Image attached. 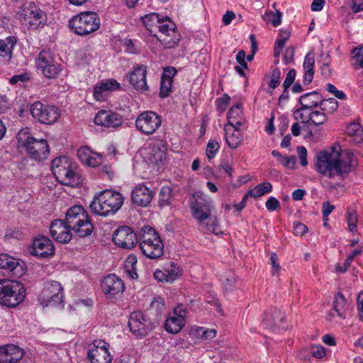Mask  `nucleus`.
I'll return each instance as SVG.
<instances>
[{"instance_id":"obj_1","label":"nucleus","mask_w":363,"mask_h":363,"mask_svg":"<svg viewBox=\"0 0 363 363\" xmlns=\"http://www.w3.org/2000/svg\"><path fill=\"white\" fill-rule=\"evenodd\" d=\"M353 154L347 151H340L333 147L330 150H323L315 155V165L321 174L335 179L329 182V187L337 189L342 186L345 177L351 171Z\"/></svg>"},{"instance_id":"obj_2","label":"nucleus","mask_w":363,"mask_h":363,"mask_svg":"<svg viewBox=\"0 0 363 363\" xmlns=\"http://www.w3.org/2000/svg\"><path fill=\"white\" fill-rule=\"evenodd\" d=\"M189 203L192 216L201 228L215 235L221 233L217 218L211 217L214 209L211 200L207 199L201 194L195 193L190 198Z\"/></svg>"},{"instance_id":"obj_3","label":"nucleus","mask_w":363,"mask_h":363,"mask_svg":"<svg viewBox=\"0 0 363 363\" xmlns=\"http://www.w3.org/2000/svg\"><path fill=\"white\" fill-rule=\"evenodd\" d=\"M123 201L124 198L120 192L107 189L94 197L89 208L93 213L106 217L115 214L121 208Z\"/></svg>"},{"instance_id":"obj_4","label":"nucleus","mask_w":363,"mask_h":363,"mask_svg":"<svg viewBox=\"0 0 363 363\" xmlns=\"http://www.w3.org/2000/svg\"><path fill=\"white\" fill-rule=\"evenodd\" d=\"M140 247L147 257L156 259L163 255L164 245L158 233L151 227H143L139 234Z\"/></svg>"},{"instance_id":"obj_5","label":"nucleus","mask_w":363,"mask_h":363,"mask_svg":"<svg viewBox=\"0 0 363 363\" xmlns=\"http://www.w3.org/2000/svg\"><path fill=\"white\" fill-rule=\"evenodd\" d=\"M26 297L24 286L17 281L0 280V303L13 308Z\"/></svg>"},{"instance_id":"obj_6","label":"nucleus","mask_w":363,"mask_h":363,"mask_svg":"<svg viewBox=\"0 0 363 363\" xmlns=\"http://www.w3.org/2000/svg\"><path fill=\"white\" fill-rule=\"evenodd\" d=\"M101 25L96 12L85 11L73 16L69 21L70 29L78 35H87L96 31Z\"/></svg>"},{"instance_id":"obj_7","label":"nucleus","mask_w":363,"mask_h":363,"mask_svg":"<svg viewBox=\"0 0 363 363\" xmlns=\"http://www.w3.org/2000/svg\"><path fill=\"white\" fill-rule=\"evenodd\" d=\"M158 35H154L158 40L167 48L175 47L180 40V35L177 30L175 23L170 18L162 16L158 27Z\"/></svg>"},{"instance_id":"obj_8","label":"nucleus","mask_w":363,"mask_h":363,"mask_svg":"<svg viewBox=\"0 0 363 363\" xmlns=\"http://www.w3.org/2000/svg\"><path fill=\"white\" fill-rule=\"evenodd\" d=\"M18 141L22 143V146L32 160L40 162L48 157L50 149L46 140H38L30 136L23 139L20 134Z\"/></svg>"},{"instance_id":"obj_9","label":"nucleus","mask_w":363,"mask_h":363,"mask_svg":"<svg viewBox=\"0 0 363 363\" xmlns=\"http://www.w3.org/2000/svg\"><path fill=\"white\" fill-rule=\"evenodd\" d=\"M16 16L19 21L28 23L31 29H36L47 22L46 13L34 4L17 11Z\"/></svg>"},{"instance_id":"obj_10","label":"nucleus","mask_w":363,"mask_h":363,"mask_svg":"<svg viewBox=\"0 0 363 363\" xmlns=\"http://www.w3.org/2000/svg\"><path fill=\"white\" fill-rule=\"evenodd\" d=\"M157 323L151 320L142 312L135 311L130 314L128 327L130 332L136 337H144L152 331Z\"/></svg>"},{"instance_id":"obj_11","label":"nucleus","mask_w":363,"mask_h":363,"mask_svg":"<svg viewBox=\"0 0 363 363\" xmlns=\"http://www.w3.org/2000/svg\"><path fill=\"white\" fill-rule=\"evenodd\" d=\"M30 113L35 119L44 124L54 123L60 116L57 107L40 101H36L31 105Z\"/></svg>"},{"instance_id":"obj_12","label":"nucleus","mask_w":363,"mask_h":363,"mask_svg":"<svg viewBox=\"0 0 363 363\" xmlns=\"http://www.w3.org/2000/svg\"><path fill=\"white\" fill-rule=\"evenodd\" d=\"M135 127L143 134L150 135L162 125V118L156 112L146 111L140 113L135 120Z\"/></svg>"},{"instance_id":"obj_13","label":"nucleus","mask_w":363,"mask_h":363,"mask_svg":"<svg viewBox=\"0 0 363 363\" xmlns=\"http://www.w3.org/2000/svg\"><path fill=\"white\" fill-rule=\"evenodd\" d=\"M62 287L57 281H50L47 283L39 296V301L43 306L55 307L62 303Z\"/></svg>"},{"instance_id":"obj_14","label":"nucleus","mask_w":363,"mask_h":363,"mask_svg":"<svg viewBox=\"0 0 363 363\" xmlns=\"http://www.w3.org/2000/svg\"><path fill=\"white\" fill-rule=\"evenodd\" d=\"M186 310L183 305H178L174 308L164 324L167 332L176 334L179 333L186 324Z\"/></svg>"},{"instance_id":"obj_15","label":"nucleus","mask_w":363,"mask_h":363,"mask_svg":"<svg viewBox=\"0 0 363 363\" xmlns=\"http://www.w3.org/2000/svg\"><path fill=\"white\" fill-rule=\"evenodd\" d=\"M113 240L116 245L122 248L131 249L137 243L138 236L130 227L123 225L114 232Z\"/></svg>"},{"instance_id":"obj_16","label":"nucleus","mask_w":363,"mask_h":363,"mask_svg":"<svg viewBox=\"0 0 363 363\" xmlns=\"http://www.w3.org/2000/svg\"><path fill=\"white\" fill-rule=\"evenodd\" d=\"M29 251L32 255L45 258L55 254V247L48 238L39 235L33 240Z\"/></svg>"},{"instance_id":"obj_17","label":"nucleus","mask_w":363,"mask_h":363,"mask_svg":"<svg viewBox=\"0 0 363 363\" xmlns=\"http://www.w3.org/2000/svg\"><path fill=\"white\" fill-rule=\"evenodd\" d=\"M24 350L13 344L0 347V363H26Z\"/></svg>"},{"instance_id":"obj_18","label":"nucleus","mask_w":363,"mask_h":363,"mask_svg":"<svg viewBox=\"0 0 363 363\" xmlns=\"http://www.w3.org/2000/svg\"><path fill=\"white\" fill-rule=\"evenodd\" d=\"M108 346L103 340L95 341L93 348L88 352L91 363H111L113 358L108 352Z\"/></svg>"},{"instance_id":"obj_19","label":"nucleus","mask_w":363,"mask_h":363,"mask_svg":"<svg viewBox=\"0 0 363 363\" xmlns=\"http://www.w3.org/2000/svg\"><path fill=\"white\" fill-rule=\"evenodd\" d=\"M123 117L118 113L111 110H100L95 116L94 123L97 125L105 128H116L122 125Z\"/></svg>"},{"instance_id":"obj_20","label":"nucleus","mask_w":363,"mask_h":363,"mask_svg":"<svg viewBox=\"0 0 363 363\" xmlns=\"http://www.w3.org/2000/svg\"><path fill=\"white\" fill-rule=\"evenodd\" d=\"M101 285L104 294L110 297L123 293L125 289L123 280L114 274L104 277Z\"/></svg>"},{"instance_id":"obj_21","label":"nucleus","mask_w":363,"mask_h":363,"mask_svg":"<svg viewBox=\"0 0 363 363\" xmlns=\"http://www.w3.org/2000/svg\"><path fill=\"white\" fill-rule=\"evenodd\" d=\"M72 230L67 226L65 220L57 219L54 220L50 226V231L52 238L57 242L61 243H67L72 239Z\"/></svg>"},{"instance_id":"obj_22","label":"nucleus","mask_w":363,"mask_h":363,"mask_svg":"<svg viewBox=\"0 0 363 363\" xmlns=\"http://www.w3.org/2000/svg\"><path fill=\"white\" fill-rule=\"evenodd\" d=\"M296 120H301L303 124H310L315 126H319L325 123L328 120V115L323 111L311 110L308 111H302L298 115H295Z\"/></svg>"},{"instance_id":"obj_23","label":"nucleus","mask_w":363,"mask_h":363,"mask_svg":"<svg viewBox=\"0 0 363 363\" xmlns=\"http://www.w3.org/2000/svg\"><path fill=\"white\" fill-rule=\"evenodd\" d=\"M147 66L145 65H137L130 73L129 82L137 90L145 91L148 89L146 80Z\"/></svg>"},{"instance_id":"obj_24","label":"nucleus","mask_w":363,"mask_h":363,"mask_svg":"<svg viewBox=\"0 0 363 363\" xmlns=\"http://www.w3.org/2000/svg\"><path fill=\"white\" fill-rule=\"evenodd\" d=\"M153 196V191L144 184H139L132 191L131 201L138 206L146 207L150 203Z\"/></svg>"},{"instance_id":"obj_25","label":"nucleus","mask_w":363,"mask_h":363,"mask_svg":"<svg viewBox=\"0 0 363 363\" xmlns=\"http://www.w3.org/2000/svg\"><path fill=\"white\" fill-rule=\"evenodd\" d=\"M322 98V95L315 91L302 95L299 98L301 107L295 111L294 116L301 113L302 111H308L319 107V102H320Z\"/></svg>"},{"instance_id":"obj_26","label":"nucleus","mask_w":363,"mask_h":363,"mask_svg":"<svg viewBox=\"0 0 363 363\" xmlns=\"http://www.w3.org/2000/svg\"><path fill=\"white\" fill-rule=\"evenodd\" d=\"M285 318L284 313L277 307H274L269 312L264 313L262 322L267 328L274 330L276 328H283L281 325L284 322Z\"/></svg>"},{"instance_id":"obj_27","label":"nucleus","mask_w":363,"mask_h":363,"mask_svg":"<svg viewBox=\"0 0 363 363\" xmlns=\"http://www.w3.org/2000/svg\"><path fill=\"white\" fill-rule=\"evenodd\" d=\"M120 84L114 79H109L97 83L94 89V96L97 101H104L106 93L119 89Z\"/></svg>"},{"instance_id":"obj_28","label":"nucleus","mask_w":363,"mask_h":363,"mask_svg":"<svg viewBox=\"0 0 363 363\" xmlns=\"http://www.w3.org/2000/svg\"><path fill=\"white\" fill-rule=\"evenodd\" d=\"M0 269L11 272L15 276L20 277L24 274L23 264L7 254L0 255Z\"/></svg>"},{"instance_id":"obj_29","label":"nucleus","mask_w":363,"mask_h":363,"mask_svg":"<svg viewBox=\"0 0 363 363\" xmlns=\"http://www.w3.org/2000/svg\"><path fill=\"white\" fill-rule=\"evenodd\" d=\"M88 216V213L82 206L75 205L67 210L65 221L67 226L72 229L79 223H82V220Z\"/></svg>"},{"instance_id":"obj_30","label":"nucleus","mask_w":363,"mask_h":363,"mask_svg":"<svg viewBox=\"0 0 363 363\" xmlns=\"http://www.w3.org/2000/svg\"><path fill=\"white\" fill-rule=\"evenodd\" d=\"M62 171H57V176L55 177L60 183L68 186H75L79 184V177L74 170L72 166L65 171L63 169Z\"/></svg>"},{"instance_id":"obj_31","label":"nucleus","mask_w":363,"mask_h":363,"mask_svg":"<svg viewBox=\"0 0 363 363\" xmlns=\"http://www.w3.org/2000/svg\"><path fill=\"white\" fill-rule=\"evenodd\" d=\"M314 65H315V56L313 52H309L305 56L303 62V69L305 71L303 77V83L306 85H308L313 81L314 76Z\"/></svg>"},{"instance_id":"obj_32","label":"nucleus","mask_w":363,"mask_h":363,"mask_svg":"<svg viewBox=\"0 0 363 363\" xmlns=\"http://www.w3.org/2000/svg\"><path fill=\"white\" fill-rule=\"evenodd\" d=\"M94 228V225L89 216H88L82 220V223H79L74 228H72V230H73L77 236L86 238L92 233Z\"/></svg>"},{"instance_id":"obj_33","label":"nucleus","mask_w":363,"mask_h":363,"mask_svg":"<svg viewBox=\"0 0 363 363\" xmlns=\"http://www.w3.org/2000/svg\"><path fill=\"white\" fill-rule=\"evenodd\" d=\"M16 44V39L14 36H9L5 39L0 40V56L10 59L12 55L13 49Z\"/></svg>"},{"instance_id":"obj_34","label":"nucleus","mask_w":363,"mask_h":363,"mask_svg":"<svg viewBox=\"0 0 363 363\" xmlns=\"http://www.w3.org/2000/svg\"><path fill=\"white\" fill-rule=\"evenodd\" d=\"M55 63L53 54L50 51L42 50L36 59L37 67L40 70L45 69Z\"/></svg>"},{"instance_id":"obj_35","label":"nucleus","mask_w":363,"mask_h":363,"mask_svg":"<svg viewBox=\"0 0 363 363\" xmlns=\"http://www.w3.org/2000/svg\"><path fill=\"white\" fill-rule=\"evenodd\" d=\"M72 162L65 156H61L52 160L51 163V169L53 175L57 176V171H65L67 168L72 167Z\"/></svg>"},{"instance_id":"obj_36","label":"nucleus","mask_w":363,"mask_h":363,"mask_svg":"<svg viewBox=\"0 0 363 363\" xmlns=\"http://www.w3.org/2000/svg\"><path fill=\"white\" fill-rule=\"evenodd\" d=\"M225 141L228 145L232 149L237 148L242 139L240 130H233L232 133H230V130L228 127H225Z\"/></svg>"},{"instance_id":"obj_37","label":"nucleus","mask_w":363,"mask_h":363,"mask_svg":"<svg viewBox=\"0 0 363 363\" xmlns=\"http://www.w3.org/2000/svg\"><path fill=\"white\" fill-rule=\"evenodd\" d=\"M290 35L291 31L287 29H281L279 30L277 39L274 43V52L275 57H278L280 55L286 42L289 40Z\"/></svg>"},{"instance_id":"obj_38","label":"nucleus","mask_w":363,"mask_h":363,"mask_svg":"<svg viewBox=\"0 0 363 363\" xmlns=\"http://www.w3.org/2000/svg\"><path fill=\"white\" fill-rule=\"evenodd\" d=\"M137 262V257L134 255H128L124 262V270L133 279H137L138 277L136 272Z\"/></svg>"},{"instance_id":"obj_39","label":"nucleus","mask_w":363,"mask_h":363,"mask_svg":"<svg viewBox=\"0 0 363 363\" xmlns=\"http://www.w3.org/2000/svg\"><path fill=\"white\" fill-rule=\"evenodd\" d=\"M162 19V16L161 17L156 13L147 14L143 18V21L146 28L150 30L151 34L153 33V28L158 27Z\"/></svg>"},{"instance_id":"obj_40","label":"nucleus","mask_w":363,"mask_h":363,"mask_svg":"<svg viewBox=\"0 0 363 363\" xmlns=\"http://www.w3.org/2000/svg\"><path fill=\"white\" fill-rule=\"evenodd\" d=\"M319 105V108L325 112L328 116L335 112L338 108V102L334 98H329L328 99L322 98Z\"/></svg>"},{"instance_id":"obj_41","label":"nucleus","mask_w":363,"mask_h":363,"mask_svg":"<svg viewBox=\"0 0 363 363\" xmlns=\"http://www.w3.org/2000/svg\"><path fill=\"white\" fill-rule=\"evenodd\" d=\"M272 190V185L270 182H263L257 184L254 189L247 192V195L253 198H258L264 194L269 193Z\"/></svg>"},{"instance_id":"obj_42","label":"nucleus","mask_w":363,"mask_h":363,"mask_svg":"<svg viewBox=\"0 0 363 363\" xmlns=\"http://www.w3.org/2000/svg\"><path fill=\"white\" fill-rule=\"evenodd\" d=\"M346 303V299L344 295L339 292L335 296L333 301V309L334 311L336 312V314L338 317L341 318H344V307Z\"/></svg>"},{"instance_id":"obj_43","label":"nucleus","mask_w":363,"mask_h":363,"mask_svg":"<svg viewBox=\"0 0 363 363\" xmlns=\"http://www.w3.org/2000/svg\"><path fill=\"white\" fill-rule=\"evenodd\" d=\"M282 13L279 10H276L274 12L272 11H267L262 16V18L266 22H270L272 24L277 27L281 23Z\"/></svg>"},{"instance_id":"obj_44","label":"nucleus","mask_w":363,"mask_h":363,"mask_svg":"<svg viewBox=\"0 0 363 363\" xmlns=\"http://www.w3.org/2000/svg\"><path fill=\"white\" fill-rule=\"evenodd\" d=\"M346 221L348 225V230L353 233H356L357 232V221H358V217L356 211L353 210H347L346 213Z\"/></svg>"},{"instance_id":"obj_45","label":"nucleus","mask_w":363,"mask_h":363,"mask_svg":"<svg viewBox=\"0 0 363 363\" xmlns=\"http://www.w3.org/2000/svg\"><path fill=\"white\" fill-rule=\"evenodd\" d=\"M164 270L167 276V282L174 281L182 274L180 269L174 263L167 265Z\"/></svg>"},{"instance_id":"obj_46","label":"nucleus","mask_w":363,"mask_h":363,"mask_svg":"<svg viewBox=\"0 0 363 363\" xmlns=\"http://www.w3.org/2000/svg\"><path fill=\"white\" fill-rule=\"evenodd\" d=\"M361 250L356 249L354 250L352 254H350L347 259H345L343 266H341L340 264L336 265L335 269L336 272L339 273H345L347 272L348 267L350 266L352 262L353 261L354 258L361 254Z\"/></svg>"},{"instance_id":"obj_47","label":"nucleus","mask_w":363,"mask_h":363,"mask_svg":"<svg viewBox=\"0 0 363 363\" xmlns=\"http://www.w3.org/2000/svg\"><path fill=\"white\" fill-rule=\"evenodd\" d=\"M348 133L354 137V140L357 142L363 140V130L361 125L358 123H352L347 128Z\"/></svg>"},{"instance_id":"obj_48","label":"nucleus","mask_w":363,"mask_h":363,"mask_svg":"<svg viewBox=\"0 0 363 363\" xmlns=\"http://www.w3.org/2000/svg\"><path fill=\"white\" fill-rule=\"evenodd\" d=\"M220 148L219 143L215 140H210L208 142L206 154L208 160H211L215 157L216 153Z\"/></svg>"},{"instance_id":"obj_49","label":"nucleus","mask_w":363,"mask_h":363,"mask_svg":"<svg viewBox=\"0 0 363 363\" xmlns=\"http://www.w3.org/2000/svg\"><path fill=\"white\" fill-rule=\"evenodd\" d=\"M172 189L169 186H163L160 191L159 204L166 206L169 203Z\"/></svg>"},{"instance_id":"obj_50","label":"nucleus","mask_w":363,"mask_h":363,"mask_svg":"<svg viewBox=\"0 0 363 363\" xmlns=\"http://www.w3.org/2000/svg\"><path fill=\"white\" fill-rule=\"evenodd\" d=\"M172 80L161 78L160 82V96L167 97L172 91Z\"/></svg>"},{"instance_id":"obj_51","label":"nucleus","mask_w":363,"mask_h":363,"mask_svg":"<svg viewBox=\"0 0 363 363\" xmlns=\"http://www.w3.org/2000/svg\"><path fill=\"white\" fill-rule=\"evenodd\" d=\"M60 67L57 63L48 66L46 69L41 70L43 74L47 78H55L60 72Z\"/></svg>"},{"instance_id":"obj_52","label":"nucleus","mask_w":363,"mask_h":363,"mask_svg":"<svg viewBox=\"0 0 363 363\" xmlns=\"http://www.w3.org/2000/svg\"><path fill=\"white\" fill-rule=\"evenodd\" d=\"M281 71L279 68L275 67L272 69L271 74V79L269 82V87L274 89L280 84Z\"/></svg>"},{"instance_id":"obj_53","label":"nucleus","mask_w":363,"mask_h":363,"mask_svg":"<svg viewBox=\"0 0 363 363\" xmlns=\"http://www.w3.org/2000/svg\"><path fill=\"white\" fill-rule=\"evenodd\" d=\"M223 285L225 291H233L235 284V278L234 277V275L229 272L227 274H225L223 277Z\"/></svg>"},{"instance_id":"obj_54","label":"nucleus","mask_w":363,"mask_h":363,"mask_svg":"<svg viewBox=\"0 0 363 363\" xmlns=\"http://www.w3.org/2000/svg\"><path fill=\"white\" fill-rule=\"evenodd\" d=\"M353 65L363 68V47L353 50Z\"/></svg>"},{"instance_id":"obj_55","label":"nucleus","mask_w":363,"mask_h":363,"mask_svg":"<svg viewBox=\"0 0 363 363\" xmlns=\"http://www.w3.org/2000/svg\"><path fill=\"white\" fill-rule=\"evenodd\" d=\"M242 113V107L240 104H235L230 108L228 113V121L229 119L235 120Z\"/></svg>"},{"instance_id":"obj_56","label":"nucleus","mask_w":363,"mask_h":363,"mask_svg":"<svg viewBox=\"0 0 363 363\" xmlns=\"http://www.w3.org/2000/svg\"><path fill=\"white\" fill-rule=\"evenodd\" d=\"M296 71L295 69H291L286 74V78L283 83V86L290 87L295 81Z\"/></svg>"},{"instance_id":"obj_57","label":"nucleus","mask_w":363,"mask_h":363,"mask_svg":"<svg viewBox=\"0 0 363 363\" xmlns=\"http://www.w3.org/2000/svg\"><path fill=\"white\" fill-rule=\"evenodd\" d=\"M88 150L86 147H81L77 151V156L82 161H85L88 165L94 166L91 158L87 155Z\"/></svg>"},{"instance_id":"obj_58","label":"nucleus","mask_w":363,"mask_h":363,"mask_svg":"<svg viewBox=\"0 0 363 363\" xmlns=\"http://www.w3.org/2000/svg\"><path fill=\"white\" fill-rule=\"evenodd\" d=\"M279 162L289 169H294L296 164L295 157L282 156Z\"/></svg>"},{"instance_id":"obj_59","label":"nucleus","mask_w":363,"mask_h":363,"mask_svg":"<svg viewBox=\"0 0 363 363\" xmlns=\"http://www.w3.org/2000/svg\"><path fill=\"white\" fill-rule=\"evenodd\" d=\"M311 353L313 357L321 359L325 356V350L321 345H314L311 347Z\"/></svg>"},{"instance_id":"obj_60","label":"nucleus","mask_w":363,"mask_h":363,"mask_svg":"<svg viewBox=\"0 0 363 363\" xmlns=\"http://www.w3.org/2000/svg\"><path fill=\"white\" fill-rule=\"evenodd\" d=\"M230 101V97L227 94H224L220 99H218V108L221 111H224L229 104Z\"/></svg>"},{"instance_id":"obj_61","label":"nucleus","mask_w":363,"mask_h":363,"mask_svg":"<svg viewBox=\"0 0 363 363\" xmlns=\"http://www.w3.org/2000/svg\"><path fill=\"white\" fill-rule=\"evenodd\" d=\"M266 208L269 211H274L280 206V203L276 198L271 196L267 201H266Z\"/></svg>"},{"instance_id":"obj_62","label":"nucleus","mask_w":363,"mask_h":363,"mask_svg":"<svg viewBox=\"0 0 363 363\" xmlns=\"http://www.w3.org/2000/svg\"><path fill=\"white\" fill-rule=\"evenodd\" d=\"M335 209V206L331 205L330 202L325 201L323 203L322 206V213L325 220H328V216L332 213V211Z\"/></svg>"},{"instance_id":"obj_63","label":"nucleus","mask_w":363,"mask_h":363,"mask_svg":"<svg viewBox=\"0 0 363 363\" xmlns=\"http://www.w3.org/2000/svg\"><path fill=\"white\" fill-rule=\"evenodd\" d=\"M177 73V69L173 67H167L164 69L162 77L163 79L172 80Z\"/></svg>"},{"instance_id":"obj_64","label":"nucleus","mask_w":363,"mask_h":363,"mask_svg":"<svg viewBox=\"0 0 363 363\" xmlns=\"http://www.w3.org/2000/svg\"><path fill=\"white\" fill-rule=\"evenodd\" d=\"M308 227L301 223H297L294 226V234L302 236L308 231Z\"/></svg>"}]
</instances>
